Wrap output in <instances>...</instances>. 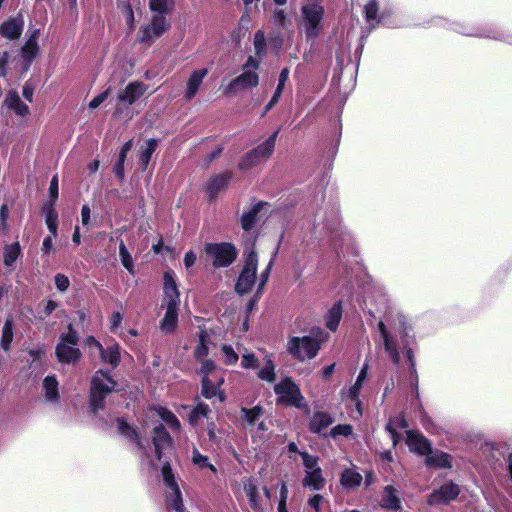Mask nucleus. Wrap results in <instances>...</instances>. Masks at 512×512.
<instances>
[{"instance_id": "1", "label": "nucleus", "mask_w": 512, "mask_h": 512, "mask_svg": "<svg viewBox=\"0 0 512 512\" xmlns=\"http://www.w3.org/2000/svg\"><path fill=\"white\" fill-rule=\"evenodd\" d=\"M378 330L381 335L385 352L395 365L400 362V348L404 345L405 338L408 335V325L406 317L400 312H389L385 316V321L378 322ZM406 357L410 363L412 372H415V360L410 348L403 346Z\"/></svg>"}, {"instance_id": "2", "label": "nucleus", "mask_w": 512, "mask_h": 512, "mask_svg": "<svg viewBox=\"0 0 512 512\" xmlns=\"http://www.w3.org/2000/svg\"><path fill=\"white\" fill-rule=\"evenodd\" d=\"M245 255V262L236 282L235 289L239 294H246L251 291L252 287L256 283H258V292H261L269 278L275 253L273 254L268 266L260 274L259 278H257L258 258L256 253L252 250Z\"/></svg>"}, {"instance_id": "3", "label": "nucleus", "mask_w": 512, "mask_h": 512, "mask_svg": "<svg viewBox=\"0 0 512 512\" xmlns=\"http://www.w3.org/2000/svg\"><path fill=\"white\" fill-rule=\"evenodd\" d=\"M118 390V383L103 370H97L90 387V405L94 412L103 409L108 394Z\"/></svg>"}, {"instance_id": "4", "label": "nucleus", "mask_w": 512, "mask_h": 512, "mask_svg": "<svg viewBox=\"0 0 512 512\" xmlns=\"http://www.w3.org/2000/svg\"><path fill=\"white\" fill-rule=\"evenodd\" d=\"M326 340V337H322V334L317 338L310 336L303 337H291L287 341L288 353L299 361H305L313 359L320 350V345Z\"/></svg>"}, {"instance_id": "5", "label": "nucleus", "mask_w": 512, "mask_h": 512, "mask_svg": "<svg viewBox=\"0 0 512 512\" xmlns=\"http://www.w3.org/2000/svg\"><path fill=\"white\" fill-rule=\"evenodd\" d=\"M161 475L164 484L165 503L168 509H172L174 512H184L182 493L168 462L163 464Z\"/></svg>"}, {"instance_id": "6", "label": "nucleus", "mask_w": 512, "mask_h": 512, "mask_svg": "<svg viewBox=\"0 0 512 512\" xmlns=\"http://www.w3.org/2000/svg\"><path fill=\"white\" fill-rule=\"evenodd\" d=\"M274 391L278 404L294 406L299 409L307 408L299 387L290 378H285L276 384Z\"/></svg>"}, {"instance_id": "7", "label": "nucleus", "mask_w": 512, "mask_h": 512, "mask_svg": "<svg viewBox=\"0 0 512 512\" xmlns=\"http://www.w3.org/2000/svg\"><path fill=\"white\" fill-rule=\"evenodd\" d=\"M301 12L304 18V27L307 37H316L320 30L324 13L321 0H305Z\"/></svg>"}, {"instance_id": "8", "label": "nucleus", "mask_w": 512, "mask_h": 512, "mask_svg": "<svg viewBox=\"0 0 512 512\" xmlns=\"http://www.w3.org/2000/svg\"><path fill=\"white\" fill-rule=\"evenodd\" d=\"M78 335L69 325V331L60 337V342L56 347V356L61 363H74L81 357V352L77 348Z\"/></svg>"}, {"instance_id": "9", "label": "nucleus", "mask_w": 512, "mask_h": 512, "mask_svg": "<svg viewBox=\"0 0 512 512\" xmlns=\"http://www.w3.org/2000/svg\"><path fill=\"white\" fill-rule=\"evenodd\" d=\"M170 24L164 15H153L147 24L139 29L138 40L146 45H152L158 38L166 33Z\"/></svg>"}, {"instance_id": "10", "label": "nucleus", "mask_w": 512, "mask_h": 512, "mask_svg": "<svg viewBox=\"0 0 512 512\" xmlns=\"http://www.w3.org/2000/svg\"><path fill=\"white\" fill-rule=\"evenodd\" d=\"M205 251L213 259V265L218 267L230 265L237 255L235 248L229 243L208 244Z\"/></svg>"}, {"instance_id": "11", "label": "nucleus", "mask_w": 512, "mask_h": 512, "mask_svg": "<svg viewBox=\"0 0 512 512\" xmlns=\"http://www.w3.org/2000/svg\"><path fill=\"white\" fill-rule=\"evenodd\" d=\"M164 295L161 308L163 309H179L180 293L176 284L175 276L172 271L164 273Z\"/></svg>"}, {"instance_id": "12", "label": "nucleus", "mask_w": 512, "mask_h": 512, "mask_svg": "<svg viewBox=\"0 0 512 512\" xmlns=\"http://www.w3.org/2000/svg\"><path fill=\"white\" fill-rule=\"evenodd\" d=\"M259 84V76L255 71L247 70L230 81L224 88L227 96L235 95L241 91L254 88Z\"/></svg>"}, {"instance_id": "13", "label": "nucleus", "mask_w": 512, "mask_h": 512, "mask_svg": "<svg viewBox=\"0 0 512 512\" xmlns=\"http://www.w3.org/2000/svg\"><path fill=\"white\" fill-rule=\"evenodd\" d=\"M87 344L99 352L103 362L109 363L112 368L117 367L120 361V347L118 344L114 343L105 349L93 337L87 339Z\"/></svg>"}, {"instance_id": "14", "label": "nucleus", "mask_w": 512, "mask_h": 512, "mask_svg": "<svg viewBox=\"0 0 512 512\" xmlns=\"http://www.w3.org/2000/svg\"><path fill=\"white\" fill-rule=\"evenodd\" d=\"M460 493L458 485L454 483H447L437 491H434L428 497L429 505H437L442 503H449L450 501L457 498Z\"/></svg>"}, {"instance_id": "15", "label": "nucleus", "mask_w": 512, "mask_h": 512, "mask_svg": "<svg viewBox=\"0 0 512 512\" xmlns=\"http://www.w3.org/2000/svg\"><path fill=\"white\" fill-rule=\"evenodd\" d=\"M147 91V86L139 81L130 82L123 90L118 93V100L132 105L141 98Z\"/></svg>"}, {"instance_id": "16", "label": "nucleus", "mask_w": 512, "mask_h": 512, "mask_svg": "<svg viewBox=\"0 0 512 512\" xmlns=\"http://www.w3.org/2000/svg\"><path fill=\"white\" fill-rule=\"evenodd\" d=\"M224 383L223 375H216L215 378L211 377H203L202 378V395L211 399L215 396H218L219 401L223 402L225 399V395L223 391L219 390V387Z\"/></svg>"}, {"instance_id": "17", "label": "nucleus", "mask_w": 512, "mask_h": 512, "mask_svg": "<svg viewBox=\"0 0 512 512\" xmlns=\"http://www.w3.org/2000/svg\"><path fill=\"white\" fill-rule=\"evenodd\" d=\"M171 437L163 426H157L153 430V444L158 460L162 459L163 450L171 447Z\"/></svg>"}, {"instance_id": "18", "label": "nucleus", "mask_w": 512, "mask_h": 512, "mask_svg": "<svg viewBox=\"0 0 512 512\" xmlns=\"http://www.w3.org/2000/svg\"><path fill=\"white\" fill-rule=\"evenodd\" d=\"M23 25L21 17L10 18L0 25V34L7 39H16L21 35Z\"/></svg>"}, {"instance_id": "19", "label": "nucleus", "mask_w": 512, "mask_h": 512, "mask_svg": "<svg viewBox=\"0 0 512 512\" xmlns=\"http://www.w3.org/2000/svg\"><path fill=\"white\" fill-rule=\"evenodd\" d=\"M208 71L207 69H199L194 71L187 83H186V89H185V98L186 100H191L195 97V95L198 92V89L204 79V77L207 75Z\"/></svg>"}, {"instance_id": "20", "label": "nucleus", "mask_w": 512, "mask_h": 512, "mask_svg": "<svg viewBox=\"0 0 512 512\" xmlns=\"http://www.w3.org/2000/svg\"><path fill=\"white\" fill-rule=\"evenodd\" d=\"M406 442L410 450L418 454L426 455L430 452V445L428 441L419 433L408 431Z\"/></svg>"}, {"instance_id": "21", "label": "nucleus", "mask_w": 512, "mask_h": 512, "mask_svg": "<svg viewBox=\"0 0 512 512\" xmlns=\"http://www.w3.org/2000/svg\"><path fill=\"white\" fill-rule=\"evenodd\" d=\"M21 246L19 242H14L12 244H7L3 248V264L8 269L9 272L15 269V263L17 259L21 256Z\"/></svg>"}, {"instance_id": "22", "label": "nucleus", "mask_w": 512, "mask_h": 512, "mask_svg": "<svg viewBox=\"0 0 512 512\" xmlns=\"http://www.w3.org/2000/svg\"><path fill=\"white\" fill-rule=\"evenodd\" d=\"M367 373H368V365L365 364L358 377H357V380L356 382L354 383V385L348 390L347 392V397L349 399H351L353 402H355V405L357 407V410H358V414H361L360 412V401L358 399L359 397V394H360V391L362 389V386L367 378Z\"/></svg>"}, {"instance_id": "23", "label": "nucleus", "mask_w": 512, "mask_h": 512, "mask_svg": "<svg viewBox=\"0 0 512 512\" xmlns=\"http://www.w3.org/2000/svg\"><path fill=\"white\" fill-rule=\"evenodd\" d=\"M244 491L248 497L249 505L254 511H260L261 497L258 492V488L252 479H245L243 481Z\"/></svg>"}, {"instance_id": "24", "label": "nucleus", "mask_w": 512, "mask_h": 512, "mask_svg": "<svg viewBox=\"0 0 512 512\" xmlns=\"http://www.w3.org/2000/svg\"><path fill=\"white\" fill-rule=\"evenodd\" d=\"M230 179V173H223L212 177L207 183V193L209 198H214L219 191L224 189L228 185Z\"/></svg>"}, {"instance_id": "25", "label": "nucleus", "mask_w": 512, "mask_h": 512, "mask_svg": "<svg viewBox=\"0 0 512 512\" xmlns=\"http://www.w3.org/2000/svg\"><path fill=\"white\" fill-rule=\"evenodd\" d=\"M381 506L392 510H399L401 508L398 492L394 487L389 485L384 488Z\"/></svg>"}, {"instance_id": "26", "label": "nucleus", "mask_w": 512, "mask_h": 512, "mask_svg": "<svg viewBox=\"0 0 512 512\" xmlns=\"http://www.w3.org/2000/svg\"><path fill=\"white\" fill-rule=\"evenodd\" d=\"M6 105L14 110L17 115L25 116L29 114V107L24 104L15 90H10L5 99Z\"/></svg>"}, {"instance_id": "27", "label": "nucleus", "mask_w": 512, "mask_h": 512, "mask_svg": "<svg viewBox=\"0 0 512 512\" xmlns=\"http://www.w3.org/2000/svg\"><path fill=\"white\" fill-rule=\"evenodd\" d=\"M333 423L331 415L327 412H316L310 421V431L320 433Z\"/></svg>"}, {"instance_id": "28", "label": "nucleus", "mask_w": 512, "mask_h": 512, "mask_svg": "<svg viewBox=\"0 0 512 512\" xmlns=\"http://www.w3.org/2000/svg\"><path fill=\"white\" fill-rule=\"evenodd\" d=\"M43 391L45 400L55 403L59 399V385L54 376H47L43 380Z\"/></svg>"}, {"instance_id": "29", "label": "nucleus", "mask_w": 512, "mask_h": 512, "mask_svg": "<svg viewBox=\"0 0 512 512\" xmlns=\"http://www.w3.org/2000/svg\"><path fill=\"white\" fill-rule=\"evenodd\" d=\"M157 141L155 139H148L140 146L139 161L142 169L145 170L149 164L152 154L156 150Z\"/></svg>"}, {"instance_id": "30", "label": "nucleus", "mask_w": 512, "mask_h": 512, "mask_svg": "<svg viewBox=\"0 0 512 512\" xmlns=\"http://www.w3.org/2000/svg\"><path fill=\"white\" fill-rule=\"evenodd\" d=\"M277 135L278 131L273 133L265 142L252 150V152L261 160L269 158L274 151Z\"/></svg>"}, {"instance_id": "31", "label": "nucleus", "mask_w": 512, "mask_h": 512, "mask_svg": "<svg viewBox=\"0 0 512 512\" xmlns=\"http://www.w3.org/2000/svg\"><path fill=\"white\" fill-rule=\"evenodd\" d=\"M426 464L434 468H447L451 466L450 457L444 452H428Z\"/></svg>"}, {"instance_id": "32", "label": "nucleus", "mask_w": 512, "mask_h": 512, "mask_svg": "<svg viewBox=\"0 0 512 512\" xmlns=\"http://www.w3.org/2000/svg\"><path fill=\"white\" fill-rule=\"evenodd\" d=\"M178 324V310L165 309V315L160 322V329L165 333L175 330Z\"/></svg>"}, {"instance_id": "33", "label": "nucleus", "mask_w": 512, "mask_h": 512, "mask_svg": "<svg viewBox=\"0 0 512 512\" xmlns=\"http://www.w3.org/2000/svg\"><path fill=\"white\" fill-rule=\"evenodd\" d=\"M324 482L320 468L314 471H306V476L303 480L304 486L311 487L314 490H320L324 486Z\"/></svg>"}, {"instance_id": "34", "label": "nucleus", "mask_w": 512, "mask_h": 512, "mask_svg": "<svg viewBox=\"0 0 512 512\" xmlns=\"http://www.w3.org/2000/svg\"><path fill=\"white\" fill-rule=\"evenodd\" d=\"M174 4V0H149V7L154 15L165 16L173 10Z\"/></svg>"}, {"instance_id": "35", "label": "nucleus", "mask_w": 512, "mask_h": 512, "mask_svg": "<svg viewBox=\"0 0 512 512\" xmlns=\"http://www.w3.org/2000/svg\"><path fill=\"white\" fill-rule=\"evenodd\" d=\"M118 7L121 10L129 31H133L135 28V16L131 4L127 0H119Z\"/></svg>"}, {"instance_id": "36", "label": "nucleus", "mask_w": 512, "mask_h": 512, "mask_svg": "<svg viewBox=\"0 0 512 512\" xmlns=\"http://www.w3.org/2000/svg\"><path fill=\"white\" fill-rule=\"evenodd\" d=\"M263 207V204H257L251 210L243 214L241 218V225L244 230H249L253 227L257 221V215Z\"/></svg>"}, {"instance_id": "37", "label": "nucleus", "mask_w": 512, "mask_h": 512, "mask_svg": "<svg viewBox=\"0 0 512 512\" xmlns=\"http://www.w3.org/2000/svg\"><path fill=\"white\" fill-rule=\"evenodd\" d=\"M361 481H362V476L359 473H357L351 469L345 470L341 475V483L343 486H345L347 488L358 487L360 485Z\"/></svg>"}, {"instance_id": "38", "label": "nucleus", "mask_w": 512, "mask_h": 512, "mask_svg": "<svg viewBox=\"0 0 512 512\" xmlns=\"http://www.w3.org/2000/svg\"><path fill=\"white\" fill-rule=\"evenodd\" d=\"M342 316V309L340 304H335L333 307L329 310V312L326 315V326L330 330H335L340 322Z\"/></svg>"}, {"instance_id": "39", "label": "nucleus", "mask_w": 512, "mask_h": 512, "mask_svg": "<svg viewBox=\"0 0 512 512\" xmlns=\"http://www.w3.org/2000/svg\"><path fill=\"white\" fill-rule=\"evenodd\" d=\"M242 413L247 424L253 428L263 415V409L260 406L251 409L242 408Z\"/></svg>"}, {"instance_id": "40", "label": "nucleus", "mask_w": 512, "mask_h": 512, "mask_svg": "<svg viewBox=\"0 0 512 512\" xmlns=\"http://www.w3.org/2000/svg\"><path fill=\"white\" fill-rule=\"evenodd\" d=\"M38 52L37 36L33 34L22 47V55L28 61H31Z\"/></svg>"}, {"instance_id": "41", "label": "nucleus", "mask_w": 512, "mask_h": 512, "mask_svg": "<svg viewBox=\"0 0 512 512\" xmlns=\"http://www.w3.org/2000/svg\"><path fill=\"white\" fill-rule=\"evenodd\" d=\"M157 414L159 417L172 429V430H179L180 429V422L176 418V416L170 412L169 410L165 408H158Z\"/></svg>"}, {"instance_id": "42", "label": "nucleus", "mask_w": 512, "mask_h": 512, "mask_svg": "<svg viewBox=\"0 0 512 512\" xmlns=\"http://www.w3.org/2000/svg\"><path fill=\"white\" fill-rule=\"evenodd\" d=\"M261 380L273 382L276 379L275 366L271 359H267L264 366L257 372Z\"/></svg>"}, {"instance_id": "43", "label": "nucleus", "mask_w": 512, "mask_h": 512, "mask_svg": "<svg viewBox=\"0 0 512 512\" xmlns=\"http://www.w3.org/2000/svg\"><path fill=\"white\" fill-rule=\"evenodd\" d=\"M200 373L202 374V378L206 376L215 378L216 375L224 376L223 370L217 367L212 361L209 360L202 362Z\"/></svg>"}, {"instance_id": "44", "label": "nucleus", "mask_w": 512, "mask_h": 512, "mask_svg": "<svg viewBox=\"0 0 512 512\" xmlns=\"http://www.w3.org/2000/svg\"><path fill=\"white\" fill-rule=\"evenodd\" d=\"M57 222L58 214L51 205L46 211V225L53 237L57 236Z\"/></svg>"}, {"instance_id": "45", "label": "nucleus", "mask_w": 512, "mask_h": 512, "mask_svg": "<svg viewBox=\"0 0 512 512\" xmlns=\"http://www.w3.org/2000/svg\"><path fill=\"white\" fill-rule=\"evenodd\" d=\"M13 340V329L12 322L10 320H6L2 329V338H1V347L3 350H9L10 344Z\"/></svg>"}, {"instance_id": "46", "label": "nucleus", "mask_w": 512, "mask_h": 512, "mask_svg": "<svg viewBox=\"0 0 512 512\" xmlns=\"http://www.w3.org/2000/svg\"><path fill=\"white\" fill-rule=\"evenodd\" d=\"M119 256H120V260H121L122 265L130 273H133L134 272V264H133L132 256L130 255V253L128 252L125 244L122 241H121V243L119 245Z\"/></svg>"}, {"instance_id": "47", "label": "nucleus", "mask_w": 512, "mask_h": 512, "mask_svg": "<svg viewBox=\"0 0 512 512\" xmlns=\"http://www.w3.org/2000/svg\"><path fill=\"white\" fill-rule=\"evenodd\" d=\"M262 160L256 156L252 151L248 152L243 156L241 161L239 162V168L241 170H249L259 164Z\"/></svg>"}, {"instance_id": "48", "label": "nucleus", "mask_w": 512, "mask_h": 512, "mask_svg": "<svg viewBox=\"0 0 512 512\" xmlns=\"http://www.w3.org/2000/svg\"><path fill=\"white\" fill-rule=\"evenodd\" d=\"M192 462L198 466L199 468H209L211 471L216 472V468L214 465L209 463L208 458L202 455L197 449L193 450L192 453Z\"/></svg>"}, {"instance_id": "49", "label": "nucleus", "mask_w": 512, "mask_h": 512, "mask_svg": "<svg viewBox=\"0 0 512 512\" xmlns=\"http://www.w3.org/2000/svg\"><path fill=\"white\" fill-rule=\"evenodd\" d=\"M222 353L224 356V362L227 365H234L238 361V354L234 351V349L230 345H223Z\"/></svg>"}, {"instance_id": "50", "label": "nucleus", "mask_w": 512, "mask_h": 512, "mask_svg": "<svg viewBox=\"0 0 512 512\" xmlns=\"http://www.w3.org/2000/svg\"><path fill=\"white\" fill-rule=\"evenodd\" d=\"M353 432V428L349 424L337 425L331 429V436L336 438L337 436H350Z\"/></svg>"}, {"instance_id": "51", "label": "nucleus", "mask_w": 512, "mask_h": 512, "mask_svg": "<svg viewBox=\"0 0 512 512\" xmlns=\"http://www.w3.org/2000/svg\"><path fill=\"white\" fill-rule=\"evenodd\" d=\"M208 335L205 331H200L199 333V346L195 350V355L198 359L207 355V347H206V339Z\"/></svg>"}, {"instance_id": "52", "label": "nucleus", "mask_w": 512, "mask_h": 512, "mask_svg": "<svg viewBox=\"0 0 512 512\" xmlns=\"http://www.w3.org/2000/svg\"><path fill=\"white\" fill-rule=\"evenodd\" d=\"M254 46L257 54H262L265 51L266 40L262 31H257L254 35Z\"/></svg>"}, {"instance_id": "53", "label": "nucleus", "mask_w": 512, "mask_h": 512, "mask_svg": "<svg viewBox=\"0 0 512 512\" xmlns=\"http://www.w3.org/2000/svg\"><path fill=\"white\" fill-rule=\"evenodd\" d=\"M258 360L253 353L245 352L242 354L241 365L243 368H256Z\"/></svg>"}, {"instance_id": "54", "label": "nucleus", "mask_w": 512, "mask_h": 512, "mask_svg": "<svg viewBox=\"0 0 512 512\" xmlns=\"http://www.w3.org/2000/svg\"><path fill=\"white\" fill-rule=\"evenodd\" d=\"M207 432L209 439L214 443H219L223 438L222 436L224 435V432L217 430L216 425L213 422L208 424Z\"/></svg>"}, {"instance_id": "55", "label": "nucleus", "mask_w": 512, "mask_h": 512, "mask_svg": "<svg viewBox=\"0 0 512 512\" xmlns=\"http://www.w3.org/2000/svg\"><path fill=\"white\" fill-rule=\"evenodd\" d=\"M301 456H302L303 464H304V466L306 468V471L307 470L314 471V470L319 469V467L317 465V458H315L314 456L309 455L306 452L301 453Z\"/></svg>"}, {"instance_id": "56", "label": "nucleus", "mask_w": 512, "mask_h": 512, "mask_svg": "<svg viewBox=\"0 0 512 512\" xmlns=\"http://www.w3.org/2000/svg\"><path fill=\"white\" fill-rule=\"evenodd\" d=\"M118 429L119 431L125 435V436H128V437H131V438H135L137 441H138V444L140 445L139 443V439H138V435L136 433V431L134 429H132L128 424H126L124 421L122 420H118Z\"/></svg>"}, {"instance_id": "57", "label": "nucleus", "mask_w": 512, "mask_h": 512, "mask_svg": "<svg viewBox=\"0 0 512 512\" xmlns=\"http://www.w3.org/2000/svg\"><path fill=\"white\" fill-rule=\"evenodd\" d=\"M110 93H111V89L107 88L105 91H103L101 94L97 95L96 97H94L90 101L89 107L91 109L97 108L99 105H101L108 98Z\"/></svg>"}, {"instance_id": "58", "label": "nucleus", "mask_w": 512, "mask_h": 512, "mask_svg": "<svg viewBox=\"0 0 512 512\" xmlns=\"http://www.w3.org/2000/svg\"><path fill=\"white\" fill-rule=\"evenodd\" d=\"M123 321V314L120 311L114 312L110 318V330L116 333Z\"/></svg>"}, {"instance_id": "59", "label": "nucleus", "mask_w": 512, "mask_h": 512, "mask_svg": "<svg viewBox=\"0 0 512 512\" xmlns=\"http://www.w3.org/2000/svg\"><path fill=\"white\" fill-rule=\"evenodd\" d=\"M69 279L63 275V274H57L55 276V285L57 287L58 290L64 292L68 289L69 287Z\"/></svg>"}, {"instance_id": "60", "label": "nucleus", "mask_w": 512, "mask_h": 512, "mask_svg": "<svg viewBox=\"0 0 512 512\" xmlns=\"http://www.w3.org/2000/svg\"><path fill=\"white\" fill-rule=\"evenodd\" d=\"M268 430V426L264 421H258L257 424L250 429V432L254 434V436L262 438L264 433Z\"/></svg>"}, {"instance_id": "61", "label": "nucleus", "mask_w": 512, "mask_h": 512, "mask_svg": "<svg viewBox=\"0 0 512 512\" xmlns=\"http://www.w3.org/2000/svg\"><path fill=\"white\" fill-rule=\"evenodd\" d=\"M378 12V7L376 2L371 1L365 6V14L367 20H373L376 18Z\"/></svg>"}, {"instance_id": "62", "label": "nucleus", "mask_w": 512, "mask_h": 512, "mask_svg": "<svg viewBox=\"0 0 512 512\" xmlns=\"http://www.w3.org/2000/svg\"><path fill=\"white\" fill-rule=\"evenodd\" d=\"M272 18H273L274 23L278 24L280 26H285L286 21H287L286 13L283 9H276L273 12Z\"/></svg>"}, {"instance_id": "63", "label": "nucleus", "mask_w": 512, "mask_h": 512, "mask_svg": "<svg viewBox=\"0 0 512 512\" xmlns=\"http://www.w3.org/2000/svg\"><path fill=\"white\" fill-rule=\"evenodd\" d=\"M288 77H289V70L287 68H284L280 72L279 80H278V86H277V88L275 90L276 92L282 94V92L284 90V87H285V84H286V81L288 80Z\"/></svg>"}, {"instance_id": "64", "label": "nucleus", "mask_w": 512, "mask_h": 512, "mask_svg": "<svg viewBox=\"0 0 512 512\" xmlns=\"http://www.w3.org/2000/svg\"><path fill=\"white\" fill-rule=\"evenodd\" d=\"M49 193H50V197L52 199L51 205H53L58 198V177L57 176H54L51 179Z\"/></svg>"}]
</instances>
